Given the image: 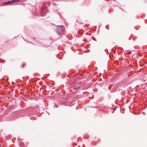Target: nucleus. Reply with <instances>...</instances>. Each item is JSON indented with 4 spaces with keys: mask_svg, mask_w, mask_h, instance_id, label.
<instances>
[{
    "mask_svg": "<svg viewBox=\"0 0 147 147\" xmlns=\"http://www.w3.org/2000/svg\"><path fill=\"white\" fill-rule=\"evenodd\" d=\"M47 8L46 6H43L41 8V15L42 16H44L47 12Z\"/></svg>",
    "mask_w": 147,
    "mask_h": 147,
    "instance_id": "1",
    "label": "nucleus"
},
{
    "mask_svg": "<svg viewBox=\"0 0 147 147\" xmlns=\"http://www.w3.org/2000/svg\"><path fill=\"white\" fill-rule=\"evenodd\" d=\"M36 108H33L32 109V111H33V112H33V113L35 114H36Z\"/></svg>",
    "mask_w": 147,
    "mask_h": 147,
    "instance_id": "2",
    "label": "nucleus"
},
{
    "mask_svg": "<svg viewBox=\"0 0 147 147\" xmlns=\"http://www.w3.org/2000/svg\"><path fill=\"white\" fill-rule=\"evenodd\" d=\"M58 27L59 28H62L63 27V26L62 25L59 26Z\"/></svg>",
    "mask_w": 147,
    "mask_h": 147,
    "instance_id": "3",
    "label": "nucleus"
},
{
    "mask_svg": "<svg viewBox=\"0 0 147 147\" xmlns=\"http://www.w3.org/2000/svg\"><path fill=\"white\" fill-rule=\"evenodd\" d=\"M74 89L75 90H78L79 89V88L78 87H76L75 88H74Z\"/></svg>",
    "mask_w": 147,
    "mask_h": 147,
    "instance_id": "4",
    "label": "nucleus"
},
{
    "mask_svg": "<svg viewBox=\"0 0 147 147\" xmlns=\"http://www.w3.org/2000/svg\"><path fill=\"white\" fill-rule=\"evenodd\" d=\"M11 2H5V3H4V4H7V3H11Z\"/></svg>",
    "mask_w": 147,
    "mask_h": 147,
    "instance_id": "5",
    "label": "nucleus"
},
{
    "mask_svg": "<svg viewBox=\"0 0 147 147\" xmlns=\"http://www.w3.org/2000/svg\"><path fill=\"white\" fill-rule=\"evenodd\" d=\"M24 65H25V63H24L23 65L22 66V67H24Z\"/></svg>",
    "mask_w": 147,
    "mask_h": 147,
    "instance_id": "6",
    "label": "nucleus"
},
{
    "mask_svg": "<svg viewBox=\"0 0 147 147\" xmlns=\"http://www.w3.org/2000/svg\"><path fill=\"white\" fill-rule=\"evenodd\" d=\"M0 62H1V60L0 59Z\"/></svg>",
    "mask_w": 147,
    "mask_h": 147,
    "instance_id": "7",
    "label": "nucleus"
}]
</instances>
